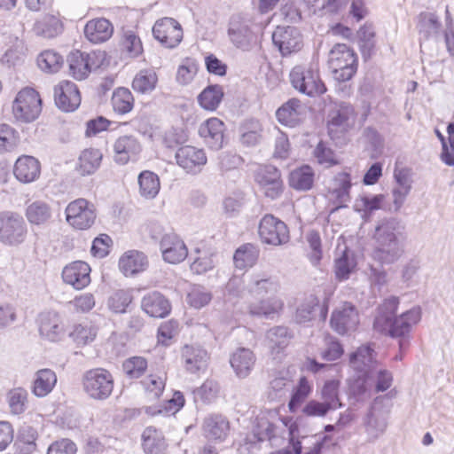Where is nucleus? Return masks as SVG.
I'll return each mask as SVG.
<instances>
[{
	"instance_id": "f257e3e1",
	"label": "nucleus",
	"mask_w": 454,
	"mask_h": 454,
	"mask_svg": "<svg viewBox=\"0 0 454 454\" xmlns=\"http://www.w3.org/2000/svg\"><path fill=\"white\" fill-rule=\"evenodd\" d=\"M398 306V297L392 296L386 299L378 308L373 328L380 333L398 338L399 348L403 352L409 347V333L412 326L419 322L421 311L419 307H413L396 317Z\"/></svg>"
},
{
	"instance_id": "f03ea898",
	"label": "nucleus",
	"mask_w": 454,
	"mask_h": 454,
	"mask_svg": "<svg viewBox=\"0 0 454 454\" xmlns=\"http://www.w3.org/2000/svg\"><path fill=\"white\" fill-rule=\"evenodd\" d=\"M400 236L401 226L396 219L384 218L378 221L372 234V258L387 264L397 261L403 251Z\"/></svg>"
},
{
	"instance_id": "7ed1b4c3",
	"label": "nucleus",
	"mask_w": 454,
	"mask_h": 454,
	"mask_svg": "<svg viewBox=\"0 0 454 454\" xmlns=\"http://www.w3.org/2000/svg\"><path fill=\"white\" fill-rule=\"evenodd\" d=\"M292 86L299 92L309 97H317L326 91L321 80L317 64L297 65L289 74Z\"/></svg>"
},
{
	"instance_id": "20e7f679",
	"label": "nucleus",
	"mask_w": 454,
	"mask_h": 454,
	"mask_svg": "<svg viewBox=\"0 0 454 454\" xmlns=\"http://www.w3.org/2000/svg\"><path fill=\"white\" fill-rule=\"evenodd\" d=\"M357 56L344 43L336 44L330 51L329 66L333 78L338 82L350 80L357 70Z\"/></svg>"
},
{
	"instance_id": "39448f33",
	"label": "nucleus",
	"mask_w": 454,
	"mask_h": 454,
	"mask_svg": "<svg viewBox=\"0 0 454 454\" xmlns=\"http://www.w3.org/2000/svg\"><path fill=\"white\" fill-rule=\"evenodd\" d=\"M42 112V100L38 92L32 88L21 90L12 103L13 117L20 122H32Z\"/></svg>"
},
{
	"instance_id": "423d86ee",
	"label": "nucleus",
	"mask_w": 454,
	"mask_h": 454,
	"mask_svg": "<svg viewBox=\"0 0 454 454\" xmlns=\"http://www.w3.org/2000/svg\"><path fill=\"white\" fill-rule=\"evenodd\" d=\"M27 227L23 217L14 212L0 213V241L10 247L23 243L27 238Z\"/></svg>"
},
{
	"instance_id": "0eeeda50",
	"label": "nucleus",
	"mask_w": 454,
	"mask_h": 454,
	"mask_svg": "<svg viewBox=\"0 0 454 454\" xmlns=\"http://www.w3.org/2000/svg\"><path fill=\"white\" fill-rule=\"evenodd\" d=\"M82 386L90 398L105 400L113 392L114 378L107 370L103 368L91 369L83 374Z\"/></svg>"
},
{
	"instance_id": "6e6552de",
	"label": "nucleus",
	"mask_w": 454,
	"mask_h": 454,
	"mask_svg": "<svg viewBox=\"0 0 454 454\" xmlns=\"http://www.w3.org/2000/svg\"><path fill=\"white\" fill-rule=\"evenodd\" d=\"M65 214L67 223L77 230L90 229L97 217L95 206L82 198L71 201Z\"/></svg>"
},
{
	"instance_id": "1a4fd4ad",
	"label": "nucleus",
	"mask_w": 454,
	"mask_h": 454,
	"mask_svg": "<svg viewBox=\"0 0 454 454\" xmlns=\"http://www.w3.org/2000/svg\"><path fill=\"white\" fill-rule=\"evenodd\" d=\"M356 114L352 106L340 103L328 114L327 129L332 139H338L355 126Z\"/></svg>"
},
{
	"instance_id": "9d476101",
	"label": "nucleus",
	"mask_w": 454,
	"mask_h": 454,
	"mask_svg": "<svg viewBox=\"0 0 454 454\" xmlns=\"http://www.w3.org/2000/svg\"><path fill=\"white\" fill-rule=\"evenodd\" d=\"M258 233L262 242L270 246H282L290 240L287 225L272 215H266L261 219Z\"/></svg>"
},
{
	"instance_id": "9b49d317",
	"label": "nucleus",
	"mask_w": 454,
	"mask_h": 454,
	"mask_svg": "<svg viewBox=\"0 0 454 454\" xmlns=\"http://www.w3.org/2000/svg\"><path fill=\"white\" fill-rule=\"evenodd\" d=\"M359 324L357 309L349 302H344L332 313L331 327L339 334H345L356 330Z\"/></svg>"
},
{
	"instance_id": "f8f14e48",
	"label": "nucleus",
	"mask_w": 454,
	"mask_h": 454,
	"mask_svg": "<svg viewBox=\"0 0 454 454\" xmlns=\"http://www.w3.org/2000/svg\"><path fill=\"white\" fill-rule=\"evenodd\" d=\"M175 157L180 168L193 175L200 173L207 161L204 150L192 145L179 147Z\"/></svg>"
},
{
	"instance_id": "ddd939ff",
	"label": "nucleus",
	"mask_w": 454,
	"mask_h": 454,
	"mask_svg": "<svg viewBox=\"0 0 454 454\" xmlns=\"http://www.w3.org/2000/svg\"><path fill=\"white\" fill-rule=\"evenodd\" d=\"M54 101L63 112H73L81 104V95L75 83L61 81L54 87Z\"/></svg>"
},
{
	"instance_id": "4468645a",
	"label": "nucleus",
	"mask_w": 454,
	"mask_h": 454,
	"mask_svg": "<svg viewBox=\"0 0 454 454\" xmlns=\"http://www.w3.org/2000/svg\"><path fill=\"white\" fill-rule=\"evenodd\" d=\"M39 332L42 337L56 342L66 335V325L62 317L56 311L43 312L39 316Z\"/></svg>"
},
{
	"instance_id": "2eb2a0df",
	"label": "nucleus",
	"mask_w": 454,
	"mask_h": 454,
	"mask_svg": "<svg viewBox=\"0 0 454 454\" xmlns=\"http://www.w3.org/2000/svg\"><path fill=\"white\" fill-rule=\"evenodd\" d=\"M256 181L264 195L271 200L278 199L283 192L280 172L273 166L261 168L256 175Z\"/></svg>"
},
{
	"instance_id": "dca6fc26",
	"label": "nucleus",
	"mask_w": 454,
	"mask_h": 454,
	"mask_svg": "<svg viewBox=\"0 0 454 454\" xmlns=\"http://www.w3.org/2000/svg\"><path fill=\"white\" fill-rule=\"evenodd\" d=\"M114 160L120 165H125L129 161H134L142 151V146L137 138L132 135L119 137L113 145Z\"/></svg>"
},
{
	"instance_id": "f3484780",
	"label": "nucleus",
	"mask_w": 454,
	"mask_h": 454,
	"mask_svg": "<svg viewBox=\"0 0 454 454\" xmlns=\"http://www.w3.org/2000/svg\"><path fill=\"white\" fill-rule=\"evenodd\" d=\"M352 187L350 173L343 170L331 179L327 187L328 197L337 205V207H344L350 201V189Z\"/></svg>"
},
{
	"instance_id": "a211bd4d",
	"label": "nucleus",
	"mask_w": 454,
	"mask_h": 454,
	"mask_svg": "<svg viewBox=\"0 0 454 454\" xmlns=\"http://www.w3.org/2000/svg\"><path fill=\"white\" fill-rule=\"evenodd\" d=\"M162 258L166 262L176 264L183 262L188 255L184 242L176 234H165L160 241Z\"/></svg>"
},
{
	"instance_id": "6ab92c4d",
	"label": "nucleus",
	"mask_w": 454,
	"mask_h": 454,
	"mask_svg": "<svg viewBox=\"0 0 454 454\" xmlns=\"http://www.w3.org/2000/svg\"><path fill=\"white\" fill-rule=\"evenodd\" d=\"M225 125L218 118H209L199 128V134L204 143L213 150H219L224 143Z\"/></svg>"
},
{
	"instance_id": "aec40b11",
	"label": "nucleus",
	"mask_w": 454,
	"mask_h": 454,
	"mask_svg": "<svg viewBox=\"0 0 454 454\" xmlns=\"http://www.w3.org/2000/svg\"><path fill=\"white\" fill-rule=\"evenodd\" d=\"M90 267L88 263L76 261L67 265L62 270V278L66 284L76 290L86 287L90 283Z\"/></svg>"
},
{
	"instance_id": "412c9836",
	"label": "nucleus",
	"mask_w": 454,
	"mask_h": 454,
	"mask_svg": "<svg viewBox=\"0 0 454 454\" xmlns=\"http://www.w3.org/2000/svg\"><path fill=\"white\" fill-rule=\"evenodd\" d=\"M292 338V333L286 326H274L267 331V346L273 359L279 360L282 358Z\"/></svg>"
},
{
	"instance_id": "4be33fe9",
	"label": "nucleus",
	"mask_w": 454,
	"mask_h": 454,
	"mask_svg": "<svg viewBox=\"0 0 454 454\" xmlns=\"http://www.w3.org/2000/svg\"><path fill=\"white\" fill-rule=\"evenodd\" d=\"M279 290V284L274 278L265 274H253L250 276L247 291L255 299L275 295Z\"/></svg>"
},
{
	"instance_id": "5701e85b",
	"label": "nucleus",
	"mask_w": 454,
	"mask_h": 454,
	"mask_svg": "<svg viewBox=\"0 0 454 454\" xmlns=\"http://www.w3.org/2000/svg\"><path fill=\"white\" fill-rule=\"evenodd\" d=\"M119 269L126 277L145 271L148 267L147 256L137 250H129L119 259Z\"/></svg>"
},
{
	"instance_id": "b1692460",
	"label": "nucleus",
	"mask_w": 454,
	"mask_h": 454,
	"mask_svg": "<svg viewBox=\"0 0 454 454\" xmlns=\"http://www.w3.org/2000/svg\"><path fill=\"white\" fill-rule=\"evenodd\" d=\"M142 309L152 317L162 318L171 310L169 301L159 292L145 294L141 301Z\"/></svg>"
},
{
	"instance_id": "393cba45",
	"label": "nucleus",
	"mask_w": 454,
	"mask_h": 454,
	"mask_svg": "<svg viewBox=\"0 0 454 454\" xmlns=\"http://www.w3.org/2000/svg\"><path fill=\"white\" fill-rule=\"evenodd\" d=\"M41 171L40 162L32 156L23 155L20 157L14 165L13 174L23 184L35 181Z\"/></svg>"
},
{
	"instance_id": "a878e982",
	"label": "nucleus",
	"mask_w": 454,
	"mask_h": 454,
	"mask_svg": "<svg viewBox=\"0 0 454 454\" xmlns=\"http://www.w3.org/2000/svg\"><path fill=\"white\" fill-rule=\"evenodd\" d=\"M272 41L282 55L300 50L302 43L299 30H274Z\"/></svg>"
},
{
	"instance_id": "bb28decb",
	"label": "nucleus",
	"mask_w": 454,
	"mask_h": 454,
	"mask_svg": "<svg viewBox=\"0 0 454 454\" xmlns=\"http://www.w3.org/2000/svg\"><path fill=\"white\" fill-rule=\"evenodd\" d=\"M254 352L247 348H239L230 358V363L239 378H247L255 364Z\"/></svg>"
},
{
	"instance_id": "cd10ccee",
	"label": "nucleus",
	"mask_w": 454,
	"mask_h": 454,
	"mask_svg": "<svg viewBox=\"0 0 454 454\" xmlns=\"http://www.w3.org/2000/svg\"><path fill=\"white\" fill-rule=\"evenodd\" d=\"M304 110L305 107L299 99L292 98L277 110L276 115L282 124L294 127L302 120Z\"/></svg>"
},
{
	"instance_id": "c85d7f7f",
	"label": "nucleus",
	"mask_w": 454,
	"mask_h": 454,
	"mask_svg": "<svg viewBox=\"0 0 454 454\" xmlns=\"http://www.w3.org/2000/svg\"><path fill=\"white\" fill-rule=\"evenodd\" d=\"M266 297L267 299L258 298L260 300L258 302L249 303L248 311L251 315L272 318L282 310L284 302L281 298L276 295Z\"/></svg>"
},
{
	"instance_id": "c756f323",
	"label": "nucleus",
	"mask_w": 454,
	"mask_h": 454,
	"mask_svg": "<svg viewBox=\"0 0 454 454\" xmlns=\"http://www.w3.org/2000/svg\"><path fill=\"white\" fill-rule=\"evenodd\" d=\"M206 437L211 440L224 441L230 431V423L222 415H210L203 423Z\"/></svg>"
},
{
	"instance_id": "7c9ffc66",
	"label": "nucleus",
	"mask_w": 454,
	"mask_h": 454,
	"mask_svg": "<svg viewBox=\"0 0 454 454\" xmlns=\"http://www.w3.org/2000/svg\"><path fill=\"white\" fill-rule=\"evenodd\" d=\"M185 368L192 373L205 370L207 364V353L200 347L184 346L182 351Z\"/></svg>"
},
{
	"instance_id": "2f4dec72",
	"label": "nucleus",
	"mask_w": 454,
	"mask_h": 454,
	"mask_svg": "<svg viewBox=\"0 0 454 454\" xmlns=\"http://www.w3.org/2000/svg\"><path fill=\"white\" fill-rule=\"evenodd\" d=\"M142 446L146 454H164L167 442L161 431L153 427H146L142 434Z\"/></svg>"
},
{
	"instance_id": "473e14b6",
	"label": "nucleus",
	"mask_w": 454,
	"mask_h": 454,
	"mask_svg": "<svg viewBox=\"0 0 454 454\" xmlns=\"http://www.w3.org/2000/svg\"><path fill=\"white\" fill-rule=\"evenodd\" d=\"M25 215L32 225H46L52 217V208L45 201L35 200L27 205Z\"/></svg>"
},
{
	"instance_id": "72a5a7b5",
	"label": "nucleus",
	"mask_w": 454,
	"mask_h": 454,
	"mask_svg": "<svg viewBox=\"0 0 454 454\" xmlns=\"http://www.w3.org/2000/svg\"><path fill=\"white\" fill-rule=\"evenodd\" d=\"M356 268V261L352 251L344 248L337 254L334 260V274L338 280L343 281L349 278Z\"/></svg>"
},
{
	"instance_id": "f704fd0d",
	"label": "nucleus",
	"mask_w": 454,
	"mask_h": 454,
	"mask_svg": "<svg viewBox=\"0 0 454 454\" xmlns=\"http://www.w3.org/2000/svg\"><path fill=\"white\" fill-rule=\"evenodd\" d=\"M57 383V375L51 369H42L35 372L32 393L37 397L49 395Z\"/></svg>"
},
{
	"instance_id": "c9c22d12",
	"label": "nucleus",
	"mask_w": 454,
	"mask_h": 454,
	"mask_svg": "<svg viewBox=\"0 0 454 454\" xmlns=\"http://www.w3.org/2000/svg\"><path fill=\"white\" fill-rule=\"evenodd\" d=\"M350 365L357 372H364L367 379L370 378L369 372H371L376 365L374 360V351L370 346H362L357 350L350 355Z\"/></svg>"
},
{
	"instance_id": "e433bc0d",
	"label": "nucleus",
	"mask_w": 454,
	"mask_h": 454,
	"mask_svg": "<svg viewBox=\"0 0 454 454\" xmlns=\"http://www.w3.org/2000/svg\"><path fill=\"white\" fill-rule=\"evenodd\" d=\"M364 428L369 442H375L386 431L387 421L380 411L371 409L364 418Z\"/></svg>"
},
{
	"instance_id": "4c0bfd02",
	"label": "nucleus",
	"mask_w": 454,
	"mask_h": 454,
	"mask_svg": "<svg viewBox=\"0 0 454 454\" xmlns=\"http://www.w3.org/2000/svg\"><path fill=\"white\" fill-rule=\"evenodd\" d=\"M191 270L196 274L212 270L215 266V253L206 247H196L193 251Z\"/></svg>"
},
{
	"instance_id": "58836bf2",
	"label": "nucleus",
	"mask_w": 454,
	"mask_h": 454,
	"mask_svg": "<svg viewBox=\"0 0 454 454\" xmlns=\"http://www.w3.org/2000/svg\"><path fill=\"white\" fill-rule=\"evenodd\" d=\"M139 194L145 200H153L160 189L158 175L150 170L142 171L137 177Z\"/></svg>"
},
{
	"instance_id": "ea45409f",
	"label": "nucleus",
	"mask_w": 454,
	"mask_h": 454,
	"mask_svg": "<svg viewBox=\"0 0 454 454\" xmlns=\"http://www.w3.org/2000/svg\"><path fill=\"white\" fill-rule=\"evenodd\" d=\"M68 73L77 81L85 80L91 73L85 58V52L74 51L67 56Z\"/></svg>"
},
{
	"instance_id": "a19ab883",
	"label": "nucleus",
	"mask_w": 454,
	"mask_h": 454,
	"mask_svg": "<svg viewBox=\"0 0 454 454\" xmlns=\"http://www.w3.org/2000/svg\"><path fill=\"white\" fill-rule=\"evenodd\" d=\"M259 257V249L256 246L247 243L240 246L234 253V265L239 270L253 267Z\"/></svg>"
},
{
	"instance_id": "79ce46f5",
	"label": "nucleus",
	"mask_w": 454,
	"mask_h": 454,
	"mask_svg": "<svg viewBox=\"0 0 454 454\" xmlns=\"http://www.w3.org/2000/svg\"><path fill=\"white\" fill-rule=\"evenodd\" d=\"M102 153L98 149H86L81 153L77 170L82 176L93 174L100 166Z\"/></svg>"
},
{
	"instance_id": "37998d69",
	"label": "nucleus",
	"mask_w": 454,
	"mask_h": 454,
	"mask_svg": "<svg viewBox=\"0 0 454 454\" xmlns=\"http://www.w3.org/2000/svg\"><path fill=\"white\" fill-rule=\"evenodd\" d=\"M199 70V63L194 58L186 57L178 65L175 80L180 86L191 84Z\"/></svg>"
},
{
	"instance_id": "c03bdc74",
	"label": "nucleus",
	"mask_w": 454,
	"mask_h": 454,
	"mask_svg": "<svg viewBox=\"0 0 454 454\" xmlns=\"http://www.w3.org/2000/svg\"><path fill=\"white\" fill-rule=\"evenodd\" d=\"M223 94L222 86L209 85L199 94L198 102L203 109L215 111L222 102Z\"/></svg>"
},
{
	"instance_id": "a18cd8bd",
	"label": "nucleus",
	"mask_w": 454,
	"mask_h": 454,
	"mask_svg": "<svg viewBox=\"0 0 454 454\" xmlns=\"http://www.w3.org/2000/svg\"><path fill=\"white\" fill-rule=\"evenodd\" d=\"M314 182V172L309 166H303L290 173L289 184L298 191L309 190Z\"/></svg>"
},
{
	"instance_id": "49530a36",
	"label": "nucleus",
	"mask_w": 454,
	"mask_h": 454,
	"mask_svg": "<svg viewBox=\"0 0 454 454\" xmlns=\"http://www.w3.org/2000/svg\"><path fill=\"white\" fill-rule=\"evenodd\" d=\"M111 102L115 113L125 114L133 109L135 100L129 89L119 87L114 91Z\"/></svg>"
},
{
	"instance_id": "de8ad7c7",
	"label": "nucleus",
	"mask_w": 454,
	"mask_h": 454,
	"mask_svg": "<svg viewBox=\"0 0 454 454\" xmlns=\"http://www.w3.org/2000/svg\"><path fill=\"white\" fill-rule=\"evenodd\" d=\"M132 301V289H118L108 297L107 307L114 313H125Z\"/></svg>"
},
{
	"instance_id": "09e8293b",
	"label": "nucleus",
	"mask_w": 454,
	"mask_h": 454,
	"mask_svg": "<svg viewBox=\"0 0 454 454\" xmlns=\"http://www.w3.org/2000/svg\"><path fill=\"white\" fill-rule=\"evenodd\" d=\"M158 77L156 73L151 69L140 70L132 81L134 90L145 94L153 91L157 84Z\"/></svg>"
},
{
	"instance_id": "8fccbe9b",
	"label": "nucleus",
	"mask_w": 454,
	"mask_h": 454,
	"mask_svg": "<svg viewBox=\"0 0 454 454\" xmlns=\"http://www.w3.org/2000/svg\"><path fill=\"white\" fill-rule=\"evenodd\" d=\"M262 128L256 120H248L240 127V142L247 146L256 145L262 138Z\"/></svg>"
},
{
	"instance_id": "3c124183",
	"label": "nucleus",
	"mask_w": 454,
	"mask_h": 454,
	"mask_svg": "<svg viewBox=\"0 0 454 454\" xmlns=\"http://www.w3.org/2000/svg\"><path fill=\"white\" fill-rule=\"evenodd\" d=\"M9 48L3 54L1 61L9 66H14L25 56L27 48L22 39L18 36L9 37Z\"/></svg>"
},
{
	"instance_id": "603ef678",
	"label": "nucleus",
	"mask_w": 454,
	"mask_h": 454,
	"mask_svg": "<svg viewBox=\"0 0 454 454\" xmlns=\"http://www.w3.org/2000/svg\"><path fill=\"white\" fill-rule=\"evenodd\" d=\"M339 380H330L325 381L321 390V398L328 408L336 410L341 407L339 398Z\"/></svg>"
},
{
	"instance_id": "864d4df0",
	"label": "nucleus",
	"mask_w": 454,
	"mask_h": 454,
	"mask_svg": "<svg viewBox=\"0 0 454 454\" xmlns=\"http://www.w3.org/2000/svg\"><path fill=\"white\" fill-rule=\"evenodd\" d=\"M27 396V390L21 387L14 388L8 393L7 401L12 414L20 415L26 411Z\"/></svg>"
},
{
	"instance_id": "5fc2aeb1",
	"label": "nucleus",
	"mask_w": 454,
	"mask_h": 454,
	"mask_svg": "<svg viewBox=\"0 0 454 454\" xmlns=\"http://www.w3.org/2000/svg\"><path fill=\"white\" fill-rule=\"evenodd\" d=\"M37 64L44 72L56 73L63 64V58L53 51H45L38 56Z\"/></svg>"
},
{
	"instance_id": "6e6d98bb",
	"label": "nucleus",
	"mask_w": 454,
	"mask_h": 454,
	"mask_svg": "<svg viewBox=\"0 0 454 454\" xmlns=\"http://www.w3.org/2000/svg\"><path fill=\"white\" fill-rule=\"evenodd\" d=\"M384 195H363L356 200L354 207L357 212L364 213V216L367 214L372 213L374 210H378L381 207L384 201Z\"/></svg>"
},
{
	"instance_id": "4d7b16f0",
	"label": "nucleus",
	"mask_w": 454,
	"mask_h": 454,
	"mask_svg": "<svg viewBox=\"0 0 454 454\" xmlns=\"http://www.w3.org/2000/svg\"><path fill=\"white\" fill-rule=\"evenodd\" d=\"M145 390L152 398H159L166 385L165 374H150L141 381Z\"/></svg>"
},
{
	"instance_id": "13d9d810",
	"label": "nucleus",
	"mask_w": 454,
	"mask_h": 454,
	"mask_svg": "<svg viewBox=\"0 0 454 454\" xmlns=\"http://www.w3.org/2000/svg\"><path fill=\"white\" fill-rule=\"evenodd\" d=\"M147 368V361L142 356H132L122 364V369L129 379L140 378Z\"/></svg>"
},
{
	"instance_id": "bf43d9fd",
	"label": "nucleus",
	"mask_w": 454,
	"mask_h": 454,
	"mask_svg": "<svg viewBox=\"0 0 454 454\" xmlns=\"http://www.w3.org/2000/svg\"><path fill=\"white\" fill-rule=\"evenodd\" d=\"M97 333L96 327L92 325H78L70 333V337L78 346H85L95 340Z\"/></svg>"
},
{
	"instance_id": "052dcab7",
	"label": "nucleus",
	"mask_w": 454,
	"mask_h": 454,
	"mask_svg": "<svg viewBox=\"0 0 454 454\" xmlns=\"http://www.w3.org/2000/svg\"><path fill=\"white\" fill-rule=\"evenodd\" d=\"M314 157L318 164L330 168L340 163L337 154L325 143L320 142L314 150Z\"/></svg>"
},
{
	"instance_id": "680f3d73",
	"label": "nucleus",
	"mask_w": 454,
	"mask_h": 454,
	"mask_svg": "<svg viewBox=\"0 0 454 454\" xmlns=\"http://www.w3.org/2000/svg\"><path fill=\"white\" fill-rule=\"evenodd\" d=\"M311 392V386L305 377H301L288 403L289 410L295 412Z\"/></svg>"
},
{
	"instance_id": "e2e57ef3",
	"label": "nucleus",
	"mask_w": 454,
	"mask_h": 454,
	"mask_svg": "<svg viewBox=\"0 0 454 454\" xmlns=\"http://www.w3.org/2000/svg\"><path fill=\"white\" fill-rule=\"evenodd\" d=\"M154 38L166 48H175L183 39V30H152Z\"/></svg>"
},
{
	"instance_id": "0e129e2a",
	"label": "nucleus",
	"mask_w": 454,
	"mask_h": 454,
	"mask_svg": "<svg viewBox=\"0 0 454 454\" xmlns=\"http://www.w3.org/2000/svg\"><path fill=\"white\" fill-rule=\"evenodd\" d=\"M306 240L311 250L309 254V261L313 265H317L323 255L320 235L316 231H310L306 235Z\"/></svg>"
},
{
	"instance_id": "69168bd1",
	"label": "nucleus",
	"mask_w": 454,
	"mask_h": 454,
	"mask_svg": "<svg viewBox=\"0 0 454 454\" xmlns=\"http://www.w3.org/2000/svg\"><path fill=\"white\" fill-rule=\"evenodd\" d=\"M369 373L375 380L376 392H384L392 386L393 375L389 371L375 366Z\"/></svg>"
},
{
	"instance_id": "338daca9",
	"label": "nucleus",
	"mask_w": 454,
	"mask_h": 454,
	"mask_svg": "<svg viewBox=\"0 0 454 454\" xmlns=\"http://www.w3.org/2000/svg\"><path fill=\"white\" fill-rule=\"evenodd\" d=\"M17 143L16 131L8 124H0V153L12 150Z\"/></svg>"
},
{
	"instance_id": "774afa93",
	"label": "nucleus",
	"mask_w": 454,
	"mask_h": 454,
	"mask_svg": "<svg viewBox=\"0 0 454 454\" xmlns=\"http://www.w3.org/2000/svg\"><path fill=\"white\" fill-rule=\"evenodd\" d=\"M212 299L210 292L204 287L194 286L187 295V301L195 309H200L207 305Z\"/></svg>"
}]
</instances>
